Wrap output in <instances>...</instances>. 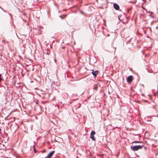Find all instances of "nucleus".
Listing matches in <instances>:
<instances>
[{
  "mask_svg": "<svg viewBox=\"0 0 158 158\" xmlns=\"http://www.w3.org/2000/svg\"><path fill=\"white\" fill-rule=\"evenodd\" d=\"M143 147H144V146L143 145H136L133 146H131V149L133 151H137L139 149H142Z\"/></svg>",
  "mask_w": 158,
  "mask_h": 158,
  "instance_id": "obj_1",
  "label": "nucleus"
},
{
  "mask_svg": "<svg viewBox=\"0 0 158 158\" xmlns=\"http://www.w3.org/2000/svg\"><path fill=\"white\" fill-rule=\"evenodd\" d=\"M95 134V132L94 131H92L90 133V138L93 140L95 141L96 139L94 137V135Z\"/></svg>",
  "mask_w": 158,
  "mask_h": 158,
  "instance_id": "obj_2",
  "label": "nucleus"
},
{
  "mask_svg": "<svg viewBox=\"0 0 158 158\" xmlns=\"http://www.w3.org/2000/svg\"><path fill=\"white\" fill-rule=\"evenodd\" d=\"M133 77L132 76H130L128 77L127 79V82L128 83H131L133 79Z\"/></svg>",
  "mask_w": 158,
  "mask_h": 158,
  "instance_id": "obj_3",
  "label": "nucleus"
},
{
  "mask_svg": "<svg viewBox=\"0 0 158 158\" xmlns=\"http://www.w3.org/2000/svg\"><path fill=\"white\" fill-rule=\"evenodd\" d=\"M92 74L94 76V77H96L99 73L98 71V70L94 71L93 70H92Z\"/></svg>",
  "mask_w": 158,
  "mask_h": 158,
  "instance_id": "obj_4",
  "label": "nucleus"
},
{
  "mask_svg": "<svg viewBox=\"0 0 158 158\" xmlns=\"http://www.w3.org/2000/svg\"><path fill=\"white\" fill-rule=\"evenodd\" d=\"M54 152H55L54 151H51L48 154V156H46V158H50L53 155Z\"/></svg>",
  "mask_w": 158,
  "mask_h": 158,
  "instance_id": "obj_5",
  "label": "nucleus"
},
{
  "mask_svg": "<svg viewBox=\"0 0 158 158\" xmlns=\"http://www.w3.org/2000/svg\"><path fill=\"white\" fill-rule=\"evenodd\" d=\"M113 6L114 9L116 10H118L119 8V6L117 4L115 3L114 4Z\"/></svg>",
  "mask_w": 158,
  "mask_h": 158,
  "instance_id": "obj_6",
  "label": "nucleus"
},
{
  "mask_svg": "<svg viewBox=\"0 0 158 158\" xmlns=\"http://www.w3.org/2000/svg\"><path fill=\"white\" fill-rule=\"evenodd\" d=\"M149 13H150V14L149 15V16H151L152 17H153L152 15L153 14V13L152 12H151L150 11H148Z\"/></svg>",
  "mask_w": 158,
  "mask_h": 158,
  "instance_id": "obj_7",
  "label": "nucleus"
},
{
  "mask_svg": "<svg viewBox=\"0 0 158 158\" xmlns=\"http://www.w3.org/2000/svg\"><path fill=\"white\" fill-rule=\"evenodd\" d=\"M140 143V142H139V141H133L132 142V143Z\"/></svg>",
  "mask_w": 158,
  "mask_h": 158,
  "instance_id": "obj_8",
  "label": "nucleus"
},
{
  "mask_svg": "<svg viewBox=\"0 0 158 158\" xmlns=\"http://www.w3.org/2000/svg\"><path fill=\"white\" fill-rule=\"evenodd\" d=\"M50 53V52H47L46 53V54L48 55H49Z\"/></svg>",
  "mask_w": 158,
  "mask_h": 158,
  "instance_id": "obj_9",
  "label": "nucleus"
},
{
  "mask_svg": "<svg viewBox=\"0 0 158 158\" xmlns=\"http://www.w3.org/2000/svg\"><path fill=\"white\" fill-rule=\"evenodd\" d=\"M0 8L2 9V10H3V9L0 6Z\"/></svg>",
  "mask_w": 158,
  "mask_h": 158,
  "instance_id": "obj_10",
  "label": "nucleus"
},
{
  "mask_svg": "<svg viewBox=\"0 0 158 158\" xmlns=\"http://www.w3.org/2000/svg\"><path fill=\"white\" fill-rule=\"evenodd\" d=\"M2 10L4 11V12H6V11L5 10H4L3 9V10Z\"/></svg>",
  "mask_w": 158,
  "mask_h": 158,
  "instance_id": "obj_11",
  "label": "nucleus"
},
{
  "mask_svg": "<svg viewBox=\"0 0 158 158\" xmlns=\"http://www.w3.org/2000/svg\"><path fill=\"white\" fill-rule=\"evenodd\" d=\"M2 79L0 77V81L2 80Z\"/></svg>",
  "mask_w": 158,
  "mask_h": 158,
  "instance_id": "obj_12",
  "label": "nucleus"
},
{
  "mask_svg": "<svg viewBox=\"0 0 158 158\" xmlns=\"http://www.w3.org/2000/svg\"><path fill=\"white\" fill-rule=\"evenodd\" d=\"M2 75L0 74V78L1 77Z\"/></svg>",
  "mask_w": 158,
  "mask_h": 158,
  "instance_id": "obj_13",
  "label": "nucleus"
},
{
  "mask_svg": "<svg viewBox=\"0 0 158 158\" xmlns=\"http://www.w3.org/2000/svg\"><path fill=\"white\" fill-rule=\"evenodd\" d=\"M109 35H109V34H108V35H107L108 36H109Z\"/></svg>",
  "mask_w": 158,
  "mask_h": 158,
  "instance_id": "obj_14",
  "label": "nucleus"
},
{
  "mask_svg": "<svg viewBox=\"0 0 158 158\" xmlns=\"http://www.w3.org/2000/svg\"><path fill=\"white\" fill-rule=\"evenodd\" d=\"M42 102L43 103H44L43 102Z\"/></svg>",
  "mask_w": 158,
  "mask_h": 158,
  "instance_id": "obj_15",
  "label": "nucleus"
}]
</instances>
